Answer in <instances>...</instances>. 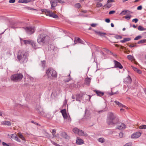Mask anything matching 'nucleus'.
I'll use <instances>...</instances> for the list:
<instances>
[{"label":"nucleus","mask_w":146,"mask_h":146,"mask_svg":"<svg viewBox=\"0 0 146 146\" xmlns=\"http://www.w3.org/2000/svg\"><path fill=\"white\" fill-rule=\"evenodd\" d=\"M119 121V118L117 115L114 113L110 112L108 114L107 119V122L109 125H113L118 123Z\"/></svg>","instance_id":"f257e3e1"},{"label":"nucleus","mask_w":146,"mask_h":146,"mask_svg":"<svg viewBox=\"0 0 146 146\" xmlns=\"http://www.w3.org/2000/svg\"><path fill=\"white\" fill-rule=\"evenodd\" d=\"M28 54L23 50H19L17 54V58L21 63L26 62L28 59Z\"/></svg>","instance_id":"f03ea898"},{"label":"nucleus","mask_w":146,"mask_h":146,"mask_svg":"<svg viewBox=\"0 0 146 146\" xmlns=\"http://www.w3.org/2000/svg\"><path fill=\"white\" fill-rule=\"evenodd\" d=\"M50 40L49 37L47 35L44 34L39 35L37 38V42L40 44H44L48 42Z\"/></svg>","instance_id":"7ed1b4c3"},{"label":"nucleus","mask_w":146,"mask_h":146,"mask_svg":"<svg viewBox=\"0 0 146 146\" xmlns=\"http://www.w3.org/2000/svg\"><path fill=\"white\" fill-rule=\"evenodd\" d=\"M46 73L47 74L48 79L52 80L57 77V72L55 70L52 68H50L48 69L46 71Z\"/></svg>","instance_id":"20e7f679"},{"label":"nucleus","mask_w":146,"mask_h":146,"mask_svg":"<svg viewBox=\"0 0 146 146\" xmlns=\"http://www.w3.org/2000/svg\"><path fill=\"white\" fill-rule=\"evenodd\" d=\"M23 76L21 73H17L12 75L10 77L11 81L17 82L21 81L23 79Z\"/></svg>","instance_id":"39448f33"},{"label":"nucleus","mask_w":146,"mask_h":146,"mask_svg":"<svg viewBox=\"0 0 146 146\" xmlns=\"http://www.w3.org/2000/svg\"><path fill=\"white\" fill-rule=\"evenodd\" d=\"M76 134H78L79 136L86 137L88 136L87 134L82 131V130L79 129L77 128H74L72 130Z\"/></svg>","instance_id":"423d86ee"},{"label":"nucleus","mask_w":146,"mask_h":146,"mask_svg":"<svg viewBox=\"0 0 146 146\" xmlns=\"http://www.w3.org/2000/svg\"><path fill=\"white\" fill-rule=\"evenodd\" d=\"M23 28L25 29L27 33L29 34L33 33L35 31L34 28L32 27H27Z\"/></svg>","instance_id":"0eeeda50"},{"label":"nucleus","mask_w":146,"mask_h":146,"mask_svg":"<svg viewBox=\"0 0 146 146\" xmlns=\"http://www.w3.org/2000/svg\"><path fill=\"white\" fill-rule=\"evenodd\" d=\"M23 42H24L25 44L26 45L29 44L31 45L34 48H35V43L32 40H23Z\"/></svg>","instance_id":"6e6552de"},{"label":"nucleus","mask_w":146,"mask_h":146,"mask_svg":"<svg viewBox=\"0 0 146 146\" xmlns=\"http://www.w3.org/2000/svg\"><path fill=\"white\" fill-rule=\"evenodd\" d=\"M50 4L51 6V9L52 10L55 9V7L57 5L58 3V0H51L50 1Z\"/></svg>","instance_id":"1a4fd4ad"},{"label":"nucleus","mask_w":146,"mask_h":146,"mask_svg":"<svg viewBox=\"0 0 146 146\" xmlns=\"http://www.w3.org/2000/svg\"><path fill=\"white\" fill-rule=\"evenodd\" d=\"M141 133L139 132L133 133L131 136L132 139H136L139 137L141 135Z\"/></svg>","instance_id":"9d476101"},{"label":"nucleus","mask_w":146,"mask_h":146,"mask_svg":"<svg viewBox=\"0 0 146 146\" xmlns=\"http://www.w3.org/2000/svg\"><path fill=\"white\" fill-rule=\"evenodd\" d=\"M113 62L114 64V68H118L120 69H122L123 68V67L121 64L116 60H114Z\"/></svg>","instance_id":"9b49d317"},{"label":"nucleus","mask_w":146,"mask_h":146,"mask_svg":"<svg viewBox=\"0 0 146 146\" xmlns=\"http://www.w3.org/2000/svg\"><path fill=\"white\" fill-rule=\"evenodd\" d=\"M125 125L123 123H118L117 128L121 130L124 129L126 128Z\"/></svg>","instance_id":"f8f14e48"},{"label":"nucleus","mask_w":146,"mask_h":146,"mask_svg":"<svg viewBox=\"0 0 146 146\" xmlns=\"http://www.w3.org/2000/svg\"><path fill=\"white\" fill-rule=\"evenodd\" d=\"M74 42L75 44H76L77 43V42H78V43L84 44H85V42L84 41L82 40L79 38H75L74 40Z\"/></svg>","instance_id":"ddd939ff"},{"label":"nucleus","mask_w":146,"mask_h":146,"mask_svg":"<svg viewBox=\"0 0 146 146\" xmlns=\"http://www.w3.org/2000/svg\"><path fill=\"white\" fill-rule=\"evenodd\" d=\"M94 92H95L97 96H102L104 94V92L98 90H94Z\"/></svg>","instance_id":"4468645a"},{"label":"nucleus","mask_w":146,"mask_h":146,"mask_svg":"<svg viewBox=\"0 0 146 146\" xmlns=\"http://www.w3.org/2000/svg\"><path fill=\"white\" fill-rule=\"evenodd\" d=\"M131 79L129 76L124 79L125 82L129 84L131 83Z\"/></svg>","instance_id":"2eb2a0df"},{"label":"nucleus","mask_w":146,"mask_h":146,"mask_svg":"<svg viewBox=\"0 0 146 146\" xmlns=\"http://www.w3.org/2000/svg\"><path fill=\"white\" fill-rule=\"evenodd\" d=\"M76 143L77 144L81 145L84 143V141L82 139L77 137L76 140Z\"/></svg>","instance_id":"dca6fc26"},{"label":"nucleus","mask_w":146,"mask_h":146,"mask_svg":"<svg viewBox=\"0 0 146 146\" xmlns=\"http://www.w3.org/2000/svg\"><path fill=\"white\" fill-rule=\"evenodd\" d=\"M46 15L54 18H57L58 17V16L56 14L53 13H50V12L49 13L46 14Z\"/></svg>","instance_id":"f3484780"},{"label":"nucleus","mask_w":146,"mask_h":146,"mask_svg":"<svg viewBox=\"0 0 146 146\" xmlns=\"http://www.w3.org/2000/svg\"><path fill=\"white\" fill-rule=\"evenodd\" d=\"M114 102H115V104L117 105L119 107L124 108L125 107V106L123 105L121 103H120L117 101H115Z\"/></svg>","instance_id":"a211bd4d"},{"label":"nucleus","mask_w":146,"mask_h":146,"mask_svg":"<svg viewBox=\"0 0 146 146\" xmlns=\"http://www.w3.org/2000/svg\"><path fill=\"white\" fill-rule=\"evenodd\" d=\"M91 80V78H87L86 79L85 83L86 84L89 85L90 83V81Z\"/></svg>","instance_id":"6ab92c4d"},{"label":"nucleus","mask_w":146,"mask_h":146,"mask_svg":"<svg viewBox=\"0 0 146 146\" xmlns=\"http://www.w3.org/2000/svg\"><path fill=\"white\" fill-rule=\"evenodd\" d=\"M96 33L97 34L101 36H104V35H106V33H102V32L100 31H96Z\"/></svg>","instance_id":"aec40b11"},{"label":"nucleus","mask_w":146,"mask_h":146,"mask_svg":"<svg viewBox=\"0 0 146 146\" xmlns=\"http://www.w3.org/2000/svg\"><path fill=\"white\" fill-rule=\"evenodd\" d=\"M98 141L101 143H103L106 141L105 139L103 137L100 138L98 139Z\"/></svg>","instance_id":"412c9836"},{"label":"nucleus","mask_w":146,"mask_h":146,"mask_svg":"<svg viewBox=\"0 0 146 146\" xmlns=\"http://www.w3.org/2000/svg\"><path fill=\"white\" fill-rule=\"evenodd\" d=\"M138 30L140 31H146V28H143L141 26H139L138 27Z\"/></svg>","instance_id":"4be33fe9"},{"label":"nucleus","mask_w":146,"mask_h":146,"mask_svg":"<svg viewBox=\"0 0 146 146\" xmlns=\"http://www.w3.org/2000/svg\"><path fill=\"white\" fill-rule=\"evenodd\" d=\"M81 96L80 94H77L76 96V100L77 101H78L80 102Z\"/></svg>","instance_id":"5701e85b"},{"label":"nucleus","mask_w":146,"mask_h":146,"mask_svg":"<svg viewBox=\"0 0 146 146\" xmlns=\"http://www.w3.org/2000/svg\"><path fill=\"white\" fill-rule=\"evenodd\" d=\"M146 42V39H143L141 40H140L137 43L138 44H141L143 43H145Z\"/></svg>","instance_id":"b1692460"},{"label":"nucleus","mask_w":146,"mask_h":146,"mask_svg":"<svg viewBox=\"0 0 146 146\" xmlns=\"http://www.w3.org/2000/svg\"><path fill=\"white\" fill-rule=\"evenodd\" d=\"M62 135L64 138L66 139H68L69 138V137L68 136L66 133L63 132L62 133Z\"/></svg>","instance_id":"393cba45"},{"label":"nucleus","mask_w":146,"mask_h":146,"mask_svg":"<svg viewBox=\"0 0 146 146\" xmlns=\"http://www.w3.org/2000/svg\"><path fill=\"white\" fill-rule=\"evenodd\" d=\"M19 137L23 140H25V139L21 133H19L18 134Z\"/></svg>","instance_id":"a878e982"},{"label":"nucleus","mask_w":146,"mask_h":146,"mask_svg":"<svg viewBox=\"0 0 146 146\" xmlns=\"http://www.w3.org/2000/svg\"><path fill=\"white\" fill-rule=\"evenodd\" d=\"M36 110H37V111L38 113H40L41 114H42L43 113V111L42 108L40 107L39 109L37 108Z\"/></svg>","instance_id":"bb28decb"},{"label":"nucleus","mask_w":146,"mask_h":146,"mask_svg":"<svg viewBox=\"0 0 146 146\" xmlns=\"http://www.w3.org/2000/svg\"><path fill=\"white\" fill-rule=\"evenodd\" d=\"M127 58L128 59L130 60H133L134 58L133 56L131 55H128L127 56Z\"/></svg>","instance_id":"cd10ccee"},{"label":"nucleus","mask_w":146,"mask_h":146,"mask_svg":"<svg viewBox=\"0 0 146 146\" xmlns=\"http://www.w3.org/2000/svg\"><path fill=\"white\" fill-rule=\"evenodd\" d=\"M4 123L5 125H7L8 126H10L11 125V123L8 121H4Z\"/></svg>","instance_id":"c85d7f7f"},{"label":"nucleus","mask_w":146,"mask_h":146,"mask_svg":"<svg viewBox=\"0 0 146 146\" xmlns=\"http://www.w3.org/2000/svg\"><path fill=\"white\" fill-rule=\"evenodd\" d=\"M142 36L141 35H138L137 36L134 38V40H137L141 38Z\"/></svg>","instance_id":"c756f323"},{"label":"nucleus","mask_w":146,"mask_h":146,"mask_svg":"<svg viewBox=\"0 0 146 146\" xmlns=\"http://www.w3.org/2000/svg\"><path fill=\"white\" fill-rule=\"evenodd\" d=\"M41 62V66L43 68H44L45 66V64L46 63V61L45 60L42 61Z\"/></svg>","instance_id":"7c9ffc66"},{"label":"nucleus","mask_w":146,"mask_h":146,"mask_svg":"<svg viewBox=\"0 0 146 146\" xmlns=\"http://www.w3.org/2000/svg\"><path fill=\"white\" fill-rule=\"evenodd\" d=\"M41 11L42 12L47 13H49L50 12L49 10L46 9H42Z\"/></svg>","instance_id":"2f4dec72"},{"label":"nucleus","mask_w":146,"mask_h":146,"mask_svg":"<svg viewBox=\"0 0 146 146\" xmlns=\"http://www.w3.org/2000/svg\"><path fill=\"white\" fill-rule=\"evenodd\" d=\"M139 128L140 129H146V125H143L140 126L139 127Z\"/></svg>","instance_id":"473e14b6"},{"label":"nucleus","mask_w":146,"mask_h":146,"mask_svg":"<svg viewBox=\"0 0 146 146\" xmlns=\"http://www.w3.org/2000/svg\"><path fill=\"white\" fill-rule=\"evenodd\" d=\"M97 7H100L102 6V4L100 2H98L96 4Z\"/></svg>","instance_id":"72a5a7b5"},{"label":"nucleus","mask_w":146,"mask_h":146,"mask_svg":"<svg viewBox=\"0 0 146 146\" xmlns=\"http://www.w3.org/2000/svg\"><path fill=\"white\" fill-rule=\"evenodd\" d=\"M15 139L18 142H21L20 139L17 136L15 137Z\"/></svg>","instance_id":"f704fd0d"},{"label":"nucleus","mask_w":146,"mask_h":146,"mask_svg":"<svg viewBox=\"0 0 146 146\" xmlns=\"http://www.w3.org/2000/svg\"><path fill=\"white\" fill-rule=\"evenodd\" d=\"M80 4L79 3L76 4L75 5V7L76 8H79L80 7Z\"/></svg>","instance_id":"c9c22d12"},{"label":"nucleus","mask_w":146,"mask_h":146,"mask_svg":"<svg viewBox=\"0 0 146 146\" xmlns=\"http://www.w3.org/2000/svg\"><path fill=\"white\" fill-rule=\"evenodd\" d=\"M115 38L117 39H121L122 38V37L120 35H117L115 36Z\"/></svg>","instance_id":"e433bc0d"},{"label":"nucleus","mask_w":146,"mask_h":146,"mask_svg":"<svg viewBox=\"0 0 146 146\" xmlns=\"http://www.w3.org/2000/svg\"><path fill=\"white\" fill-rule=\"evenodd\" d=\"M51 141L53 145H54L56 146H60V145L59 144H58L56 143L54 141Z\"/></svg>","instance_id":"4c0bfd02"},{"label":"nucleus","mask_w":146,"mask_h":146,"mask_svg":"<svg viewBox=\"0 0 146 146\" xmlns=\"http://www.w3.org/2000/svg\"><path fill=\"white\" fill-rule=\"evenodd\" d=\"M128 46H129V47H130V48H132V47L137 46V45L136 44L128 45Z\"/></svg>","instance_id":"58836bf2"},{"label":"nucleus","mask_w":146,"mask_h":146,"mask_svg":"<svg viewBox=\"0 0 146 146\" xmlns=\"http://www.w3.org/2000/svg\"><path fill=\"white\" fill-rule=\"evenodd\" d=\"M61 112L62 115L66 113V109H64L61 111Z\"/></svg>","instance_id":"ea45409f"},{"label":"nucleus","mask_w":146,"mask_h":146,"mask_svg":"<svg viewBox=\"0 0 146 146\" xmlns=\"http://www.w3.org/2000/svg\"><path fill=\"white\" fill-rule=\"evenodd\" d=\"M124 38L125 40V42L126 41H129L131 40V39L129 38Z\"/></svg>","instance_id":"a19ab883"},{"label":"nucleus","mask_w":146,"mask_h":146,"mask_svg":"<svg viewBox=\"0 0 146 146\" xmlns=\"http://www.w3.org/2000/svg\"><path fill=\"white\" fill-rule=\"evenodd\" d=\"M26 8L28 10H36L35 9H33V8H31V7H26Z\"/></svg>","instance_id":"79ce46f5"},{"label":"nucleus","mask_w":146,"mask_h":146,"mask_svg":"<svg viewBox=\"0 0 146 146\" xmlns=\"http://www.w3.org/2000/svg\"><path fill=\"white\" fill-rule=\"evenodd\" d=\"M68 76L69 77L68 79L67 80H65L64 81L66 82H68L69 81L71 80V78L70 77V74L68 75Z\"/></svg>","instance_id":"37998d69"},{"label":"nucleus","mask_w":146,"mask_h":146,"mask_svg":"<svg viewBox=\"0 0 146 146\" xmlns=\"http://www.w3.org/2000/svg\"><path fill=\"white\" fill-rule=\"evenodd\" d=\"M123 134L122 132H121L120 133H119V137L120 138H122V137H123Z\"/></svg>","instance_id":"c03bdc74"},{"label":"nucleus","mask_w":146,"mask_h":146,"mask_svg":"<svg viewBox=\"0 0 146 146\" xmlns=\"http://www.w3.org/2000/svg\"><path fill=\"white\" fill-rule=\"evenodd\" d=\"M127 12V11H122L121 13H120L121 15H124Z\"/></svg>","instance_id":"a18cd8bd"},{"label":"nucleus","mask_w":146,"mask_h":146,"mask_svg":"<svg viewBox=\"0 0 146 146\" xmlns=\"http://www.w3.org/2000/svg\"><path fill=\"white\" fill-rule=\"evenodd\" d=\"M64 119H66L67 117V115L66 113L62 115Z\"/></svg>","instance_id":"49530a36"},{"label":"nucleus","mask_w":146,"mask_h":146,"mask_svg":"<svg viewBox=\"0 0 146 146\" xmlns=\"http://www.w3.org/2000/svg\"><path fill=\"white\" fill-rule=\"evenodd\" d=\"M52 134L54 136H55V133H56V131L54 129H53L52 131Z\"/></svg>","instance_id":"de8ad7c7"},{"label":"nucleus","mask_w":146,"mask_h":146,"mask_svg":"<svg viewBox=\"0 0 146 146\" xmlns=\"http://www.w3.org/2000/svg\"><path fill=\"white\" fill-rule=\"evenodd\" d=\"M138 21V19H135L132 20V22H134L135 23H137Z\"/></svg>","instance_id":"09e8293b"},{"label":"nucleus","mask_w":146,"mask_h":146,"mask_svg":"<svg viewBox=\"0 0 146 146\" xmlns=\"http://www.w3.org/2000/svg\"><path fill=\"white\" fill-rule=\"evenodd\" d=\"M115 12V11H110L109 13V14L111 15L114 13Z\"/></svg>","instance_id":"8fccbe9b"},{"label":"nucleus","mask_w":146,"mask_h":146,"mask_svg":"<svg viewBox=\"0 0 146 146\" xmlns=\"http://www.w3.org/2000/svg\"><path fill=\"white\" fill-rule=\"evenodd\" d=\"M31 1V0H24V3H27Z\"/></svg>","instance_id":"3c124183"},{"label":"nucleus","mask_w":146,"mask_h":146,"mask_svg":"<svg viewBox=\"0 0 146 146\" xmlns=\"http://www.w3.org/2000/svg\"><path fill=\"white\" fill-rule=\"evenodd\" d=\"M58 3H64V1L62 0H58Z\"/></svg>","instance_id":"603ef678"},{"label":"nucleus","mask_w":146,"mask_h":146,"mask_svg":"<svg viewBox=\"0 0 146 146\" xmlns=\"http://www.w3.org/2000/svg\"><path fill=\"white\" fill-rule=\"evenodd\" d=\"M142 6L141 5H140L137 7V9L138 10H141L142 9Z\"/></svg>","instance_id":"864d4df0"},{"label":"nucleus","mask_w":146,"mask_h":146,"mask_svg":"<svg viewBox=\"0 0 146 146\" xmlns=\"http://www.w3.org/2000/svg\"><path fill=\"white\" fill-rule=\"evenodd\" d=\"M131 16V15L129 16H125V18L128 19H130Z\"/></svg>","instance_id":"5fc2aeb1"},{"label":"nucleus","mask_w":146,"mask_h":146,"mask_svg":"<svg viewBox=\"0 0 146 146\" xmlns=\"http://www.w3.org/2000/svg\"><path fill=\"white\" fill-rule=\"evenodd\" d=\"M105 22L107 23H109L110 22V20L109 19H106L105 20Z\"/></svg>","instance_id":"6e6d98bb"},{"label":"nucleus","mask_w":146,"mask_h":146,"mask_svg":"<svg viewBox=\"0 0 146 146\" xmlns=\"http://www.w3.org/2000/svg\"><path fill=\"white\" fill-rule=\"evenodd\" d=\"M2 145L3 146H9L8 144L4 142H3L2 143Z\"/></svg>","instance_id":"4d7b16f0"},{"label":"nucleus","mask_w":146,"mask_h":146,"mask_svg":"<svg viewBox=\"0 0 146 146\" xmlns=\"http://www.w3.org/2000/svg\"><path fill=\"white\" fill-rule=\"evenodd\" d=\"M96 25L97 24H96L92 23L91 25V26L93 27H95Z\"/></svg>","instance_id":"13d9d810"},{"label":"nucleus","mask_w":146,"mask_h":146,"mask_svg":"<svg viewBox=\"0 0 146 146\" xmlns=\"http://www.w3.org/2000/svg\"><path fill=\"white\" fill-rule=\"evenodd\" d=\"M15 1V0H9V2L10 3H13Z\"/></svg>","instance_id":"bf43d9fd"},{"label":"nucleus","mask_w":146,"mask_h":146,"mask_svg":"<svg viewBox=\"0 0 146 146\" xmlns=\"http://www.w3.org/2000/svg\"><path fill=\"white\" fill-rule=\"evenodd\" d=\"M136 72L139 74H140L141 73V71L139 69L137 70L136 71Z\"/></svg>","instance_id":"052dcab7"},{"label":"nucleus","mask_w":146,"mask_h":146,"mask_svg":"<svg viewBox=\"0 0 146 146\" xmlns=\"http://www.w3.org/2000/svg\"><path fill=\"white\" fill-rule=\"evenodd\" d=\"M123 146H131V144L130 143H127L126 144Z\"/></svg>","instance_id":"680f3d73"},{"label":"nucleus","mask_w":146,"mask_h":146,"mask_svg":"<svg viewBox=\"0 0 146 146\" xmlns=\"http://www.w3.org/2000/svg\"><path fill=\"white\" fill-rule=\"evenodd\" d=\"M132 68L133 69L135 72L138 69L137 68H136L134 67V66H132Z\"/></svg>","instance_id":"e2e57ef3"},{"label":"nucleus","mask_w":146,"mask_h":146,"mask_svg":"<svg viewBox=\"0 0 146 146\" xmlns=\"http://www.w3.org/2000/svg\"><path fill=\"white\" fill-rule=\"evenodd\" d=\"M18 2L19 3H24V0H19Z\"/></svg>","instance_id":"0e129e2a"},{"label":"nucleus","mask_w":146,"mask_h":146,"mask_svg":"<svg viewBox=\"0 0 146 146\" xmlns=\"http://www.w3.org/2000/svg\"><path fill=\"white\" fill-rule=\"evenodd\" d=\"M113 1V0H108L107 1V4H108L110 2H112Z\"/></svg>","instance_id":"69168bd1"},{"label":"nucleus","mask_w":146,"mask_h":146,"mask_svg":"<svg viewBox=\"0 0 146 146\" xmlns=\"http://www.w3.org/2000/svg\"><path fill=\"white\" fill-rule=\"evenodd\" d=\"M86 96H87V97H88L89 99V101L90 100V98H91V96H90V95H86Z\"/></svg>","instance_id":"338daca9"},{"label":"nucleus","mask_w":146,"mask_h":146,"mask_svg":"<svg viewBox=\"0 0 146 146\" xmlns=\"http://www.w3.org/2000/svg\"><path fill=\"white\" fill-rule=\"evenodd\" d=\"M64 105H66V104H67V101L66 100H65L64 101Z\"/></svg>","instance_id":"774afa93"}]
</instances>
